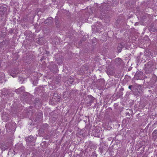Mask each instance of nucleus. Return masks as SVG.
I'll return each mask as SVG.
<instances>
[{
	"mask_svg": "<svg viewBox=\"0 0 157 157\" xmlns=\"http://www.w3.org/2000/svg\"><path fill=\"white\" fill-rule=\"evenodd\" d=\"M117 60L120 62H121V61H122V60L120 58H119L117 59Z\"/></svg>",
	"mask_w": 157,
	"mask_h": 157,
	"instance_id": "bb28decb",
	"label": "nucleus"
},
{
	"mask_svg": "<svg viewBox=\"0 0 157 157\" xmlns=\"http://www.w3.org/2000/svg\"><path fill=\"white\" fill-rule=\"evenodd\" d=\"M152 135L155 139H156L157 137V130H154L152 133Z\"/></svg>",
	"mask_w": 157,
	"mask_h": 157,
	"instance_id": "aec40b11",
	"label": "nucleus"
},
{
	"mask_svg": "<svg viewBox=\"0 0 157 157\" xmlns=\"http://www.w3.org/2000/svg\"><path fill=\"white\" fill-rule=\"evenodd\" d=\"M101 128L98 127H96L92 130V135L96 137H100L101 135Z\"/></svg>",
	"mask_w": 157,
	"mask_h": 157,
	"instance_id": "f257e3e1",
	"label": "nucleus"
},
{
	"mask_svg": "<svg viewBox=\"0 0 157 157\" xmlns=\"http://www.w3.org/2000/svg\"><path fill=\"white\" fill-rule=\"evenodd\" d=\"M26 140L28 143L32 142L34 140V138L33 136H30L27 138H26Z\"/></svg>",
	"mask_w": 157,
	"mask_h": 157,
	"instance_id": "4468645a",
	"label": "nucleus"
},
{
	"mask_svg": "<svg viewBox=\"0 0 157 157\" xmlns=\"http://www.w3.org/2000/svg\"><path fill=\"white\" fill-rule=\"evenodd\" d=\"M124 46L121 44L120 43L118 44L117 47V51L118 53L120 52L122 50V49Z\"/></svg>",
	"mask_w": 157,
	"mask_h": 157,
	"instance_id": "dca6fc26",
	"label": "nucleus"
},
{
	"mask_svg": "<svg viewBox=\"0 0 157 157\" xmlns=\"http://www.w3.org/2000/svg\"><path fill=\"white\" fill-rule=\"evenodd\" d=\"M86 99V100L87 101H86V103L89 106H90L91 105L92 103L93 102L95 99V98L91 95H88Z\"/></svg>",
	"mask_w": 157,
	"mask_h": 157,
	"instance_id": "20e7f679",
	"label": "nucleus"
},
{
	"mask_svg": "<svg viewBox=\"0 0 157 157\" xmlns=\"http://www.w3.org/2000/svg\"><path fill=\"white\" fill-rule=\"evenodd\" d=\"M62 63V61H60V62H59V63Z\"/></svg>",
	"mask_w": 157,
	"mask_h": 157,
	"instance_id": "c85d7f7f",
	"label": "nucleus"
},
{
	"mask_svg": "<svg viewBox=\"0 0 157 157\" xmlns=\"http://www.w3.org/2000/svg\"><path fill=\"white\" fill-rule=\"evenodd\" d=\"M2 117L4 121L7 122L10 120V116L6 113H3L2 114Z\"/></svg>",
	"mask_w": 157,
	"mask_h": 157,
	"instance_id": "1a4fd4ad",
	"label": "nucleus"
},
{
	"mask_svg": "<svg viewBox=\"0 0 157 157\" xmlns=\"http://www.w3.org/2000/svg\"><path fill=\"white\" fill-rule=\"evenodd\" d=\"M70 79L71 80V81H70L71 84H72V83L74 82V80L73 78H70Z\"/></svg>",
	"mask_w": 157,
	"mask_h": 157,
	"instance_id": "a878e982",
	"label": "nucleus"
},
{
	"mask_svg": "<svg viewBox=\"0 0 157 157\" xmlns=\"http://www.w3.org/2000/svg\"><path fill=\"white\" fill-rule=\"evenodd\" d=\"M16 148H18V149H19V150L21 151L23 150V147L22 146V145L21 144H19V145H16Z\"/></svg>",
	"mask_w": 157,
	"mask_h": 157,
	"instance_id": "4be33fe9",
	"label": "nucleus"
},
{
	"mask_svg": "<svg viewBox=\"0 0 157 157\" xmlns=\"http://www.w3.org/2000/svg\"><path fill=\"white\" fill-rule=\"evenodd\" d=\"M49 128L48 124L45 123L42 125V128L43 129L44 131H47L48 130Z\"/></svg>",
	"mask_w": 157,
	"mask_h": 157,
	"instance_id": "f3484780",
	"label": "nucleus"
},
{
	"mask_svg": "<svg viewBox=\"0 0 157 157\" xmlns=\"http://www.w3.org/2000/svg\"><path fill=\"white\" fill-rule=\"evenodd\" d=\"M0 147L2 150L5 151L8 148L9 145L5 143H2L0 145Z\"/></svg>",
	"mask_w": 157,
	"mask_h": 157,
	"instance_id": "9d476101",
	"label": "nucleus"
},
{
	"mask_svg": "<svg viewBox=\"0 0 157 157\" xmlns=\"http://www.w3.org/2000/svg\"><path fill=\"white\" fill-rule=\"evenodd\" d=\"M143 74V72L142 71H137L134 75V78L136 80L142 79Z\"/></svg>",
	"mask_w": 157,
	"mask_h": 157,
	"instance_id": "39448f33",
	"label": "nucleus"
},
{
	"mask_svg": "<svg viewBox=\"0 0 157 157\" xmlns=\"http://www.w3.org/2000/svg\"><path fill=\"white\" fill-rule=\"evenodd\" d=\"M136 86L133 85H130L128 86V88L131 90V91L133 92V90L136 88Z\"/></svg>",
	"mask_w": 157,
	"mask_h": 157,
	"instance_id": "a211bd4d",
	"label": "nucleus"
},
{
	"mask_svg": "<svg viewBox=\"0 0 157 157\" xmlns=\"http://www.w3.org/2000/svg\"><path fill=\"white\" fill-rule=\"evenodd\" d=\"M149 124H148V125H147V128H148V127H149Z\"/></svg>",
	"mask_w": 157,
	"mask_h": 157,
	"instance_id": "cd10ccee",
	"label": "nucleus"
},
{
	"mask_svg": "<svg viewBox=\"0 0 157 157\" xmlns=\"http://www.w3.org/2000/svg\"><path fill=\"white\" fill-rule=\"evenodd\" d=\"M149 30L150 31L153 32H155L156 31V29L154 28L151 25L150 26Z\"/></svg>",
	"mask_w": 157,
	"mask_h": 157,
	"instance_id": "6ab92c4d",
	"label": "nucleus"
},
{
	"mask_svg": "<svg viewBox=\"0 0 157 157\" xmlns=\"http://www.w3.org/2000/svg\"><path fill=\"white\" fill-rule=\"evenodd\" d=\"M134 90L133 91V94L137 97L140 96L141 95L142 92V90L141 89L140 86H137L134 89Z\"/></svg>",
	"mask_w": 157,
	"mask_h": 157,
	"instance_id": "7ed1b4c3",
	"label": "nucleus"
},
{
	"mask_svg": "<svg viewBox=\"0 0 157 157\" xmlns=\"http://www.w3.org/2000/svg\"><path fill=\"white\" fill-rule=\"evenodd\" d=\"M52 22V20L51 19H47L44 21V23L45 24L49 23H51Z\"/></svg>",
	"mask_w": 157,
	"mask_h": 157,
	"instance_id": "412c9836",
	"label": "nucleus"
},
{
	"mask_svg": "<svg viewBox=\"0 0 157 157\" xmlns=\"http://www.w3.org/2000/svg\"><path fill=\"white\" fill-rule=\"evenodd\" d=\"M19 73V71L17 69H13L10 72V75L13 77H16L17 75Z\"/></svg>",
	"mask_w": 157,
	"mask_h": 157,
	"instance_id": "423d86ee",
	"label": "nucleus"
},
{
	"mask_svg": "<svg viewBox=\"0 0 157 157\" xmlns=\"http://www.w3.org/2000/svg\"><path fill=\"white\" fill-rule=\"evenodd\" d=\"M25 89V87L24 86H22L20 88L16 89L15 90V92L17 94H20L21 92H24Z\"/></svg>",
	"mask_w": 157,
	"mask_h": 157,
	"instance_id": "f8f14e48",
	"label": "nucleus"
},
{
	"mask_svg": "<svg viewBox=\"0 0 157 157\" xmlns=\"http://www.w3.org/2000/svg\"><path fill=\"white\" fill-rule=\"evenodd\" d=\"M100 152L102 153L106 151L107 149V147L105 144L101 145L99 148Z\"/></svg>",
	"mask_w": 157,
	"mask_h": 157,
	"instance_id": "9b49d317",
	"label": "nucleus"
},
{
	"mask_svg": "<svg viewBox=\"0 0 157 157\" xmlns=\"http://www.w3.org/2000/svg\"><path fill=\"white\" fill-rule=\"evenodd\" d=\"M113 68L111 66H109L106 71L108 75H113L114 74L113 71Z\"/></svg>",
	"mask_w": 157,
	"mask_h": 157,
	"instance_id": "0eeeda50",
	"label": "nucleus"
},
{
	"mask_svg": "<svg viewBox=\"0 0 157 157\" xmlns=\"http://www.w3.org/2000/svg\"><path fill=\"white\" fill-rule=\"evenodd\" d=\"M21 78V77H19V78Z\"/></svg>",
	"mask_w": 157,
	"mask_h": 157,
	"instance_id": "c756f323",
	"label": "nucleus"
},
{
	"mask_svg": "<svg viewBox=\"0 0 157 157\" xmlns=\"http://www.w3.org/2000/svg\"><path fill=\"white\" fill-rule=\"evenodd\" d=\"M15 124L12 122L7 123L5 126L7 132H10L15 129Z\"/></svg>",
	"mask_w": 157,
	"mask_h": 157,
	"instance_id": "f03ea898",
	"label": "nucleus"
},
{
	"mask_svg": "<svg viewBox=\"0 0 157 157\" xmlns=\"http://www.w3.org/2000/svg\"><path fill=\"white\" fill-rule=\"evenodd\" d=\"M60 97L59 95H58L56 93H54L53 94V97L52 98V101L53 102H57L60 101Z\"/></svg>",
	"mask_w": 157,
	"mask_h": 157,
	"instance_id": "6e6552de",
	"label": "nucleus"
},
{
	"mask_svg": "<svg viewBox=\"0 0 157 157\" xmlns=\"http://www.w3.org/2000/svg\"><path fill=\"white\" fill-rule=\"evenodd\" d=\"M144 70L146 74H151L152 71V69L151 68H148L145 67Z\"/></svg>",
	"mask_w": 157,
	"mask_h": 157,
	"instance_id": "2eb2a0df",
	"label": "nucleus"
},
{
	"mask_svg": "<svg viewBox=\"0 0 157 157\" xmlns=\"http://www.w3.org/2000/svg\"><path fill=\"white\" fill-rule=\"evenodd\" d=\"M124 90L123 88H121L117 92L116 94V97L117 98H119L123 95V91Z\"/></svg>",
	"mask_w": 157,
	"mask_h": 157,
	"instance_id": "ddd939ff",
	"label": "nucleus"
},
{
	"mask_svg": "<svg viewBox=\"0 0 157 157\" xmlns=\"http://www.w3.org/2000/svg\"><path fill=\"white\" fill-rule=\"evenodd\" d=\"M14 29H10L9 32L10 34L13 33L14 32Z\"/></svg>",
	"mask_w": 157,
	"mask_h": 157,
	"instance_id": "b1692460",
	"label": "nucleus"
},
{
	"mask_svg": "<svg viewBox=\"0 0 157 157\" xmlns=\"http://www.w3.org/2000/svg\"><path fill=\"white\" fill-rule=\"evenodd\" d=\"M145 67H147L148 68H151L153 70V66H148L147 65H145Z\"/></svg>",
	"mask_w": 157,
	"mask_h": 157,
	"instance_id": "393cba45",
	"label": "nucleus"
},
{
	"mask_svg": "<svg viewBox=\"0 0 157 157\" xmlns=\"http://www.w3.org/2000/svg\"><path fill=\"white\" fill-rule=\"evenodd\" d=\"M154 64V62L153 60H151L148 62L147 64L146 65H147L148 66H153Z\"/></svg>",
	"mask_w": 157,
	"mask_h": 157,
	"instance_id": "5701e85b",
	"label": "nucleus"
}]
</instances>
